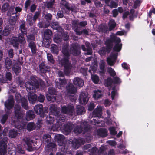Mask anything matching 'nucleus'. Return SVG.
Masks as SVG:
<instances>
[{
  "label": "nucleus",
  "instance_id": "1",
  "mask_svg": "<svg viewBox=\"0 0 155 155\" xmlns=\"http://www.w3.org/2000/svg\"><path fill=\"white\" fill-rule=\"evenodd\" d=\"M61 52L62 57L59 58L58 64L64 67V74L68 75L72 68V65L69 61L71 54L75 56L79 55L81 53L80 45L77 43H73L71 45L70 50L69 44H64L62 46Z\"/></svg>",
  "mask_w": 155,
  "mask_h": 155
},
{
  "label": "nucleus",
  "instance_id": "2",
  "mask_svg": "<svg viewBox=\"0 0 155 155\" xmlns=\"http://www.w3.org/2000/svg\"><path fill=\"white\" fill-rule=\"evenodd\" d=\"M121 42V40L120 38L112 35L106 39L105 44L107 46V50L109 52H110L113 48L114 51L119 52L121 50L122 46Z\"/></svg>",
  "mask_w": 155,
  "mask_h": 155
},
{
  "label": "nucleus",
  "instance_id": "3",
  "mask_svg": "<svg viewBox=\"0 0 155 155\" xmlns=\"http://www.w3.org/2000/svg\"><path fill=\"white\" fill-rule=\"evenodd\" d=\"M90 130V126L86 121L81 123L80 125H77L74 129V132L77 135L82 133L84 134Z\"/></svg>",
  "mask_w": 155,
  "mask_h": 155
},
{
  "label": "nucleus",
  "instance_id": "4",
  "mask_svg": "<svg viewBox=\"0 0 155 155\" xmlns=\"http://www.w3.org/2000/svg\"><path fill=\"white\" fill-rule=\"evenodd\" d=\"M55 138L58 145L61 146V151L64 153H68V146L67 144H64V136L61 134H58L55 135Z\"/></svg>",
  "mask_w": 155,
  "mask_h": 155
},
{
  "label": "nucleus",
  "instance_id": "5",
  "mask_svg": "<svg viewBox=\"0 0 155 155\" xmlns=\"http://www.w3.org/2000/svg\"><path fill=\"white\" fill-rule=\"evenodd\" d=\"M52 34V31L50 29H46L44 32L43 38L44 39L43 44L46 47H48L50 46Z\"/></svg>",
  "mask_w": 155,
  "mask_h": 155
},
{
  "label": "nucleus",
  "instance_id": "6",
  "mask_svg": "<svg viewBox=\"0 0 155 155\" xmlns=\"http://www.w3.org/2000/svg\"><path fill=\"white\" fill-rule=\"evenodd\" d=\"M24 143V145L26 147L27 150L30 152L34 150V148L32 146L33 140L28 137H25L22 140Z\"/></svg>",
  "mask_w": 155,
  "mask_h": 155
},
{
  "label": "nucleus",
  "instance_id": "7",
  "mask_svg": "<svg viewBox=\"0 0 155 155\" xmlns=\"http://www.w3.org/2000/svg\"><path fill=\"white\" fill-rule=\"evenodd\" d=\"M7 139L4 138L0 141V155H5L7 152Z\"/></svg>",
  "mask_w": 155,
  "mask_h": 155
},
{
  "label": "nucleus",
  "instance_id": "8",
  "mask_svg": "<svg viewBox=\"0 0 155 155\" xmlns=\"http://www.w3.org/2000/svg\"><path fill=\"white\" fill-rule=\"evenodd\" d=\"M61 4L64 6V8L68 10V11H65V13L68 14L69 13L70 11L74 12L76 9L77 7L74 5H71L68 2L66 1V0H61L60 2Z\"/></svg>",
  "mask_w": 155,
  "mask_h": 155
},
{
  "label": "nucleus",
  "instance_id": "9",
  "mask_svg": "<svg viewBox=\"0 0 155 155\" xmlns=\"http://www.w3.org/2000/svg\"><path fill=\"white\" fill-rule=\"evenodd\" d=\"M61 112L65 114L72 115L74 112V109L73 106L68 105L63 106L61 107Z\"/></svg>",
  "mask_w": 155,
  "mask_h": 155
},
{
  "label": "nucleus",
  "instance_id": "10",
  "mask_svg": "<svg viewBox=\"0 0 155 155\" xmlns=\"http://www.w3.org/2000/svg\"><path fill=\"white\" fill-rule=\"evenodd\" d=\"M26 90L29 93H34L36 89L39 87V85L35 86L32 82L27 81L25 84Z\"/></svg>",
  "mask_w": 155,
  "mask_h": 155
},
{
  "label": "nucleus",
  "instance_id": "11",
  "mask_svg": "<svg viewBox=\"0 0 155 155\" xmlns=\"http://www.w3.org/2000/svg\"><path fill=\"white\" fill-rule=\"evenodd\" d=\"M89 99L88 94L86 92H82L80 95L79 98V103L80 104L85 105L88 102Z\"/></svg>",
  "mask_w": 155,
  "mask_h": 155
},
{
  "label": "nucleus",
  "instance_id": "12",
  "mask_svg": "<svg viewBox=\"0 0 155 155\" xmlns=\"http://www.w3.org/2000/svg\"><path fill=\"white\" fill-rule=\"evenodd\" d=\"M34 110L37 114L40 115L41 117H44L46 116L43 111V105L41 104L36 105L34 107Z\"/></svg>",
  "mask_w": 155,
  "mask_h": 155
},
{
  "label": "nucleus",
  "instance_id": "13",
  "mask_svg": "<svg viewBox=\"0 0 155 155\" xmlns=\"http://www.w3.org/2000/svg\"><path fill=\"white\" fill-rule=\"evenodd\" d=\"M73 124L71 122H68L63 126V130L64 133L68 135L71 132L73 128Z\"/></svg>",
  "mask_w": 155,
  "mask_h": 155
},
{
  "label": "nucleus",
  "instance_id": "14",
  "mask_svg": "<svg viewBox=\"0 0 155 155\" xmlns=\"http://www.w3.org/2000/svg\"><path fill=\"white\" fill-rule=\"evenodd\" d=\"M15 101L13 96H10L5 103V106L7 110H10L14 106Z\"/></svg>",
  "mask_w": 155,
  "mask_h": 155
},
{
  "label": "nucleus",
  "instance_id": "15",
  "mask_svg": "<svg viewBox=\"0 0 155 155\" xmlns=\"http://www.w3.org/2000/svg\"><path fill=\"white\" fill-rule=\"evenodd\" d=\"M21 107L20 105L16 104L14 107V114L17 119H21L23 117V114L21 110Z\"/></svg>",
  "mask_w": 155,
  "mask_h": 155
},
{
  "label": "nucleus",
  "instance_id": "16",
  "mask_svg": "<svg viewBox=\"0 0 155 155\" xmlns=\"http://www.w3.org/2000/svg\"><path fill=\"white\" fill-rule=\"evenodd\" d=\"M11 45L16 50L18 49L19 48V44L21 42L18 38L14 37L12 38L10 41Z\"/></svg>",
  "mask_w": 155,
  "mask_h": 155
},
{
  "label": "nucleus",
  "instance_id": "17",
  "mask_svg": "<svg viewBox=\"0 0 155 155\" xmlns=\"http://www.w3.org/2000/svg\"><path fill=\"white\" fill-rule=\"evenodd\" d=\"M57 116L56 119L57 120V124L58 127H60L61 126L65 120L66 116L63 115L58 114V115L55 116Z\"/></svg>",
  "mask_w": 155,
  "mask_h": 155
},
{
  "label": "nucleus",
  "instance_id": "18",
  "mask_svg": "<svg viewBox=\"0 0 155 155\" xmlns=\"http://www.w3.org/2000/svg\"><path fill=\"white\" fill-rule=\"evenodd\" d=\"M50 70V67L46 65L45 63L42 62L39 65V70L41 74H45L47 72Z\"/></svg>",
  "mask_w": 155,
  "mask_h": 155
},
{
  "label": "nucleus",
  "instance_id": "19",
  "mask_svg": "<svg viewBox=\"0 0 155 155\" xmlns=\"http://www.w3.org/2000/svg\"><path fill=\"white\" fill-rule=\"evenodd\" d=\"M66 90L68 94H74L77 92L76 88L72 83L68 84Z\"/></svg>",
  "mask_w": 155,
  "mask_h": 155
},
{
  "label": "nucleus",
  "instance_id": "20",
  "mask_svg": "<svg viewBox=\"0 0 155 155\" xmlns=\"http://www.w3.org/2000/svg\"><path fill=\"white\" fill-rule=\"evenodd\" d=\"M73 83L75 85L79 87H82L84 84L83 80L78 77L74 78L73 80Z\"/></svg>",
  "mask_w": 155,
  "mask_h": 155
},
{
  "label": "nucleus",
  "instance_id": "21",
  "mask_svg": "<svg viewBox=\"0 0 155 155\" xmlns=\"http://www.w3.org/2000/svg\"><path fill=\"white\" fill-rule=\"evenodd\" d=\"M102 109L99 107L95 109L93 111L92 116L94 117H101L102 114Z\"/></svg>",
  "mask_w": 155,
  "mask_h": 155
},
{
  "label": "nucleus",
  "instance_id": "22",
  "mask_svg": "<svg viewBox=\"0 0 155 155\" xmlns=\"http://www.w3.org/2000/svg\"><path fill=\"white\" fill-rule=\"evenodd\" d=\"M13 28L12 25H8L6 26L3 31V35L4 36H8L10 34Z\"/></svg>",
  "mask_w": 155,
  "mask_h": 155
},
{
  "label": "nucleus",
  "instance_id": "23",
  "mask_svg": "<svg viewBox=\"0 0 155 155\" xmlns=\"http://www.w3.org/2000/svg\"><path fill=\"white\" fill-rule=\"evenodd\" d=\"M28 46L31 49L32 54H36L37 49L35 43L32 41H30L28 44Z\"/></svg>",
  "mask_w": 155,
  "mask_h": 155
},
{
  "label": "nucleus",
  "instance_id": "24",
  "mask_svg": "<svg viewBox=\"0 0 155 155\" xmlns=\"http://www.w3.org/2000/svg\"><path fill=\"white\" fill-rule=\"evenodd\" d=\"M21 103L23 108L26 110H28V101L25 97H23L21 98Z\"/></svg>",
  "mask_w": 155,
  "mask_h": 155
},
{
  "label": "nucleus",
  "instance_id": "25",
  "mask_svg": "<svg viewBox=\"0 0 155 155\" xmlns=\"http://www.w3.org/2000/svg\"><path fill=\"white\" fill-rule=\"evenodd\" d=\"M46 149L48 152L55 151L56 150V145L53 143L51 142L48 144L46 147Z\"/></svg>",
  "mask_w": 155,
  "mask_h": 155
},
{
  "label": "nucleus",
  "instance_id": "26",
  "mask_svg": "<svg viewBox=\"0 0 155 155\" xmlns=\"http://www.w3.org/2000/svg\"><path fill=\"white\" fill-rule=\"evenodd\" d=\"M55 2V0H49L45 3L44 5L48 9L53 8Z\"/></svg>",
  "mask_w": 155,
  "mask_h": 155
},
{
  "label": "nucleus",
  "instance_id": "27",
  "mask_svg": "<svg viewBox=\"0 0 155 155\" xmlns=\"http://www.w3.org/2000/svg\"><path fill=\"white\" fill-rule=\"evenodd\" d=\"M107 130L105 129H100L97 130V135L102 137L107 135Z\"/></svg>",
  "mask_w": 155,
  "mask_h": 155
},
{
  "label": "nucleus",
  "instance_id": "28",
  "mask_svg": "<svg viewBox=\"0 0 155 155\" xmlns=\"http://www.w3.org/2000/svg\"><path fill=\"white\" fill-rule=\"evenodd\" d=\"M12 70L14 71L15 74L18 75L21 71V67L19 66L18 64H15L12 68Z\"/></svg>",
  "mask_w": 155,
  "mask_h": 155
},
{
  "label": "nucleus",
  "instance_id": "29",
  "mask_svg": "<svg viewBox=\"0 0 155 155\" xmlns=\"http://www.w3.org/2000/svg\"><path fill=\"white\" fill-rule=\"evenodd\" d=\"M76 109L77 113L78 115L84 114L86 112L84 107L80 105L77 106Z\"/></svg>",
  "mask_w": 155,
  "mask_h": 155
},
{
  "label": "nucleus",
  "instance_id": "30",
  "mask_svg": "<svg viewBox=\"0 0 155 155\" xmlns=\"http://www.w3.org/2000/svg\"><path fill=\"white\" fill-rule=\"evenodd\" d=\"M35 117V115L32 110H30L27 112L26 114V120H31Z\"/></svg>",
  "mask_w": 155,
  "mask_h": 155
},
{
  "label": "nucleus",
  "instance_id": "31",
  "mask_svg": "<svg viewBox=\"0 0 155 155\" xmlns=\"http://www.w3.org/2000/svg\"><path fill=\"white\" fill-rule=\"evenodd\" d=\"M12 65V62L11 60L8 57H6L5 60V67L8 70L11 68Z\"/></svg>",
  "mask_w": 155,
  "mask_h": 155
},
{
  "label": "nucleus",
  "instance_id": "32",
  "mask_svg": "<svg viewBox=\"0 0 155 155\" xmlns=\"http://www.w3.org/2000/svg\"><path fill=\"white\" fill-rule=\"evenodd\" d=\"M36 128V126L34 122L29 123L27 125V129L29 131H31L35 130Z\"/></svg>",
  "mask_w": 155,
  "mask_h": 155
},
{
  "label": "nucleus",
  "instance_id": "33",
  "mask_svg": "<svg viewBox=\"0 0 155 155\" xmlns=\"http://www.w3.org/2000/svg\"><path fill=\"white\" fill-rule=\"evenodd\" d=\"M28 99L30 101L34 102L37 99V96L34 93H28Z\"/></svg>",
  "mask_w": 155,
  "mask_h": 155
},
{
  "label": "nucleus",
  "instance_id": "34",
  "mask_svg": "<svg viewBox=\"0 0 155 155\" xmlns=\"http://www.w3.org/2000/svg\"><path fill=\"white\" fill-rule=\"evenodd\" d=\"M98 30L100 32L102 33H106L107 30V27L103 24L100 25L98 27Z\"/></svg>",
  "mask_w": 155,
  "mask_h": 155
},
{
  "label": "nucleus",
  "instance_id": "35",
  "mask_svg": "<svg viewBox=\"0 0 155 155\" xmlns=\"http://www.w3.org/2000/svg\"><path fill=\"white\" fill-rule=\"evenodd\" d=\"M106 48L104 47H102L99 50L98 53L99 54L101 55H104L106 54V52L109 53L110 52L107 50V46L106 45Z\"/></svg>",
  "mask_w": 155,
  "mask_h": 155
},
{
  "label": "nucleus",
  "instance_id": "36",
  "mask_svg": "<svg viewBox=\"0 0 155 155\" xmlns=\"http://www.w3.org/2000/svg\"><path fill=\"white\" fill-rule=\"evenodd\" d=\"M51 50L52 53L58 54L59 52V50L57 45L54 44L51 47Z\"/></svg>",
  "mask_w": 155,
  "mask_h": 155
},
{
  "label": "nucleus",
  "instance_id": "37",
  "mask_svg": "<svg viewBox=\"0 0 155 155\" xmlns=\"http://www.w3.org/2000/svg\"><path fill=\"white\" fill-rule=\"evenodd\" d=\"M113 83V79L110 77H109L105 81V84L106 87H108L111 86Z\"/></svg>",
  "mask_w": 155,
  "mask_h": 155
},
{
  "label": "nucleus",
  "instance_id": "38",
  "mask_svg": "<svg viewBox=\"0 0 155 155\" xmlns=\"http://www.w3.org/2000/svg\"><path fill=\"white\" fill-rule=\"evenodd\" d=\"M51 136L48 134H45L43 137V141L48 143L51 140Z\"/></svg>",
  "mask_w": 155,
  "mask_h": 155
},
{
  "label": "nucleus",
  "instance_id": "39",
  "mask_svg": "<svg viewBox=\"0 0 155 155\" xmlns=\"http://www.w3.org/2000/svg\"><path fill=\"white\" fill-rule=\"evenodd\" d=\"M35 34L33 33L28 34L27 35V40L28 42L29 41H35Z\"/></svg>",
  "mask_w": 155,
  "mask_h": 155
},
{
  "label": "nucleus",
  "instance_id": "40",
  "mask_svg": "<svg viewBox=\"0 0 155 155\" xmlns=\"http://www.w3.org/2000/svg\"><path fill=\"white\" fill-rule=\"evenodd\" d=\"M91 78L93 82L95 84H97L99 82L100 79L99 77L96 74L91 75Z\"/></svg>",
  "mask_w": 155,
  "mask_h": 155
},
{
  "label": "nucleus",
  "instance_id": "41",
  "mask_svg": "<svg viewBox=\"0 0 155 155\" xmlns=\"http://www.w3.org/2000/svg\"><path fill=\"white\" fill-rule=\"evenodd\" d=\"M18 134L16 130L13 129L11 130L9 133V137L12 138H14L16 137Z\"/></svg>",
  "mask_w": 155,
  "mask_h": 155
},
{
  "label": "nucleus",
  "instance_id": "42",
  "mask_svg": "<svg viewBox=\"0 0 155 155\" xmlns=\"http://www.w3.org/2000/svg\"><path fill=\"white\" fill-rule=\"evenodd\" d=\"M54 40L56 43H59L62 41V36L59 34L55 35L54 37Z\"/></svg>",
  "mask_w": 155,
  "mask_h": 155
},
{
  "label": "nucleus",
  "instance_id": "43",
  "mask_svg": "<svg viewBox=\"0 0 155 155\" xmlns=\"http://www.w3.org/2000/svg\"><path fill=\"white\" fill-rule=\"evenodd\" d=\"M116 24L114 20H111L110 21V24L109 25V29L110 30H111L114 29L116 27Z\"/></svg>",
  "mask_w": 155,
  "mask_h": 155
},
{
  "label": "nucleus",
  "instance_id": "44",
  "mask_svg": "<svg viewBox=\"0 0 155 155\" xmlns=\"http://www.w3.org/2000/svg\"><path fill=\"white\" fill-rule=\"evenodd\" d=\"M27 21L30 26H31L33 25V23H34V21L33 20V18H32L31 15H28Z\"/></svg>",
  "mask_w": 155,
  "mask_h": 155
},
{
  "label": "nucleus",
  "instance_id": "45",
  "mask_svg": "<svg viewBox=\"0 0 155 155\" xmlns=\"http://www.w3.org/2000/svg\"><path fill=\"white\" fill-rule=\"evenodd\" d=\"M101 93V91L98 90H95L94 91V94L93 95V97L96 99H98L101 97L102 95L101 94H99Z\"/></svg>",
  "mask_w": 155,
  "mask_h": 155
},
{
  "label": "nucleus",
  "instance_id": "46",
  "mask_svg": "<svg viewBox=\"0 0 155 155\" xmlns=\"http://www.w3.org/2000/svg\"><path fill=\"white\" fill-rule=\"evenodd\" d=\"M47 57L48 60L52 64H54L55 63V60L54 59L53 56L50 53L47 54Z\"/></svg>",
  "mask_w": 155,
  "mask_h": 155
},
{
  "label": "nucleus",
  "instance_id": "47",
  "mask_svg": "<svg viewBox=\"0 0 155 155\" xmlns=\"http://www.w3.org/2000/svg\"><path fill=\"white\" fill-rule=\"evenodd\" d=\"M48 92L50 95L53 96L56 95L57 93L56 89L53 87H49L48 89Z\"/></svg>",
  "mask_w": 155,
  "mask_h": 155
},
{
  "label": "nucleus",
  "instance_id": "48",
  "mask_svg": "<svg viewBox=\"0 0 155 155\" xmlns=\"http://www.w3.org/2000/svg\"><path fill=\"white\" fill-rule=\"evenodd\" d=\"M46 122L48 124H53L54 121V119L50 115L49 116H47L46 117Z\"/></svg>",
  "mask_w": 155,
  "mask_h": 155
},
{
  "label": "nucleus",
  "instance_id": "49",
  "mask_svg": "<svg viewBox=\"0 0 155 155\" xmlns=\"http://www.w3.org/2000/svg\"><path fill=\"white\" fill-rule=\"evenodd\" d=\"M107 70L110 76L114 77L116 75V73L114 70L111 67H108Z\"/></svg>",
  "mask_w": 155,
  "mask_h": 155
},
{
  "label": "nucleus",
  "instance_id": "50",
  "mask_svg": "<svg viewBox=\"0 0 155 155\" xmlns=\"http://www.w3.org/2000/svg\"><path fill=\"white\" fill-rule=\"evenodd\" d=\"M107 61L108 64L111 66L114 65L116 62L115 61L109 57L107 58Z\"/></svg>",
  "mask_w": 155,
  "mask_h": 155
},
{
  "label": "nucleus",
  "instance_id": "51",
  "mask_svg": "<svg viewBox=\"0 0 155 155\" xmlns=\"http://www.w3.org/2000/svg\"><path fill=\"white\" fill-rule=\"evenodd\" d=\"M9 6V5L8 3H4L2 6V12H5L8 9Z\"/></svg>",
  "mask_w": 155,
  "mask_h": 155
},
{
  "label": "nucleus",
  "instance_id": "52",
  "mask_svg": "<svg viewBox=\"0 0 155 155\" xmlns=\"http://www.w3.org/2000/svg\"><path fill=\"white\" fill-rule=\"evenodd\" d=\"M57 18H62L64 16V13L62 10H59L57 12Z\"/></svg>",
  "mask_w": 155,
  "mask_h": 155
},
{
  "label": "nucleus",
  "instance_id": "53",
  "mask_svg": "<svg viewBox=\"0 0 155 155\" xmlns=\"http://www.w3.org/2000/svg\"><path fill=\"white\" fill-rule=\"evenodd\" d=\"M113 80L114 84H119L121 82L120 79L117 77H114Z\"/></svg>",
  "mask_w": 155,
  "mask_h": 155
},
{
  "label": "nucleus",
  "instance_id": "54",
  "mask_svg": "<svg viewBox=\"0 0 155 155\" xmlns=\"http://www.w3.org/2000/svg\"><path fill=\"white\" fill-rule=\"evenodd\" d=\"M25 22L23 23L20 25V29L22 33L26 34V30L25 29Z\"/></svg>",
  "mask_w": 155,
  "mask_h": 155
},
{
  "label": "nucleus",
  "instance_id": "55",
  "mask_svg": "<svg viewBox=\"0 0 155 155\" xmlns=\"http://www.w3.org/2000/svg\"><path fill=\"white\" fill-rule=\"evenodd\" d=\"M112 91L111 92V97L112 100H114V99L117 93V90L115 86H114L112 87Z\"/></svg>",
  "mask_w": 155,
  "mask_h": 155
},
{
  "label": "nucleus",
  "instance_id": "56",
  "mask_svg": "<svg viewBox=\"0 0 155 155\" xmlns=\"http://www.w3.org/2000/svg\"><path fill=\"white\" fill-rule=\"evenodd\" d=\"M8 118V115L7 114H5L3 115L2 119L1 120V123L4 124L5 123Z\"/></svg>",
  "mask_w": 155,
  "mask_h": 155
},
{
  "label": "nucleus",
  "instance_id": "57",
  "mask_svg": "<svg viewBox=\"0 0 155 155\" xmlns=\"http://www.w3.org/2000/svg\"><path fill=\"white\" fill-rule=\"evenodd\" d=\"M51 26L53 29L56 30H58L60 27L59 23L57 22L52 23Z\"/></svg>",
  "mask_w": 155,
  "mask_h": 155
},
{
  "label": "nucleus",
  "instance_id": "58",
  "mask_svg": "<svg viewBox=\"0 0 155 155\" xmlns=\"http://www.w3.org/2000/svg\"><path fill=\"white\" fill-rule=\"evenodd\" d=\"M50 110L51 111H53L54 114L55 116L56 115H58L60 113V112L59 111H58L57 110L56 108L54 106L51 107H50Z\"/></svg>",
  "mask_w": 155,
  "mask_h": 155
},
{
  "label": "nucleus",
  "instance_id": "59",
  "mask_svg": "<svg viewBox=\"0 0 155 155\" xmlns=\"http://www.w3.org/2000/svg\"><path fill=\"white\" fill-rule=\"evenodd\" d=\"M40 16V13L38 11H37L35 12V14L33 17V20L35 23L36 20L38 19Z\"/></svg>",
  "mask_w": 155,
  "mask_h": 155
},
{
  "label": "nucleus",
  "instance_id": "60",
  "mask_svg": "<svg viewBox=\"0 0 155 155\" xmlns=\"http://www.w3.org/2000/svg\"><path fill=\"white\" fill-rule=\"evenodd\" d=\"M24 34H19V35L18 36V37H17V38H18L21 42V44H22L25 40V38L24 37Z\"/></svg>",
  "mask_w": 155,
  "mask_h": 155
},
{
  "label": "nucleus",
  "instance_id": "61",
  "mask_svg": "<svg viewBox=\"0 0 155 155\" xmlns=\"http://www.w3.org/2000/svg\"><path fill=\"white\" fill-rule=\"evenodd\" d=\"M94 3L96 7H101L103 6V4L99 0H93Z\"/></svg>",
  "mask_w": 155,
  "mask_h": 155
},
{
  "label": "nucleus",
  "instance_id": "62",
  "mask_svg": "<svg viewBox=\"0 0 155 155\" xmlns=\"http://www.w3.org/2000/svg\"><path fill=\"white\" fill-rule=\"evenodd\" d=\"M110 134L111 135H115L117 133V131H116L115 127H110L109 129Z\"/></svg>",
  "mask_w": 155,
  "mask_h": 155
},
{
  "label": "nucleus",
  "instance_id": "63",
  "mask_svg": "<svg viewBox=\"0 0 155 155\" xmlns=\"http://www.w3.org/2000/svg\"><path fill=\"white\" fill-rule=\"evenodd\" d=\"M87 68H81L80 70V72L84 75L86 76L87 74Z\"/></svg>",
  "mask_w": 155,
  "mask_h": 155
},
{
  "label": "nucleus",
  "instance_id": "64",
  "mask_svg": "<svg viewBox=\"0 0 155 155\" xmlns=\"http://www.w3.org/2000/svg\"><path fill=\"white\" fill-rule=\"evenodd\" d=\"M8 81H10L12 79V75L11 73L7 72L5 74V78Z\"/></svg>",
  "mask_w": 155,
  "mask_h": 155
}]
</instances>
